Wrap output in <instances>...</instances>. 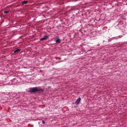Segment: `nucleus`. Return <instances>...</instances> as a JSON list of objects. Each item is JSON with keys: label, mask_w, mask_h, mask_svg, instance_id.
<instances>
[{"label": "nucleus", "mask_w": 127, "mask_h": 127, "mask_svg": "<svg viewBox=\"0 0 127 127\" xmlns=\"http://www.w3.org/2000/svg\"><path fill=\"white\" fill-rule=\"evenodd\" d=\"M39 91L42 92L44 91V90L42 89L41 87H38L30 88L28 89V92L34 93Z\"/></svg>", "instance_id": "1"}, {"label": "nucleus", "mask_w": 127, "mask_h": 127, "mask_svg": "<svg viewBox=\"0 0 127 127\" xmlns=\"http://www.w3.org/2000/svg\"><path fill=\"white\" fill-rule=\"evenodd\" d=\"M118 26L120 28L123 29L125 27V26L123 25V22H120L118 24Z\"/></svg>", "instance_id": "2"}, {"label": "nucleus", "mask_w": 127, "mask_h": 127, "mask_svg": "<svg viewBox=\"0 0 127 127\" xmlns=\"http://www.w3.org/2000/svg\"><path fill=\"white\" fill-rule=\"evenodd\" d=\"M18 81L17 78H14L11 80V84L13 85H15Z\"/></svg>", "instance_id": "3"}, {"label": "nucleus", "mask_w": 127, "mask_h": 127, "mask_svg": "<svg viewBox=\"0 0 127 127\" xmlns=\"http://www.w3.org/2000/svg\"><path fill=\"white\" fill-rule=\"evenodd\" d=\"M81 99V98L80 97H79L77 99L75 103V104H76L77 106L78 105L79 103L80 102Z\"/></svg>", "instance_id": "4"}, {"label": "nucleus", "mask_w": 127, "mask_h": 127, "mask_svg": "<svg viewBox=\"0 0 127 127\" xmlns=\"http://www.w3.org/2000/svg\"><path fill=\"white\" fill-rule=\"evenodd\" d=\"M48 37V36L45 35L43 37H42L40 39V40H46Z\"/></svg>", "instance_id": "5"}, {"label": "nucleus", "mask_w": 127, "mask_h": 127, "mask_svg": "<svg viewBox=\"0 0 127 127\" xmlns=\"http://www.w3.org/2000/svg\"><path fill=\"white\" fill-rule=\"evenodd\" d=\"M118 39V37H112L111 38H110L109 40L108 41H111L112 40L114 39Z\"/></svg>", "instance_id": "6"}, {"label": "nucleus", "mask_w": 127, "mask_h": 127, "mask_svg": "<svg viewBox=\"0 0 127 127\" xmlns=\"http://www.w3.org/2000/svg\"><path fill=\"white\" fill-rule=\"evenodd\" d=\"M55 42L57 43H59L61 42V40L59 38H58L56 40Z\"/></svg>", "instance_id": "7"}, {"label": "nucleus", "mask_w": 127, "mask_h": 127, "mask_svg": "<svg viewBox=\"0 0 127 127\" xmlns=\"http://www.w3.org/2000/svg\"><path fill=\"white\" fill-rule=\"evenodd\" d=\"M20 51V49H16V50H13V52L14 53H16L19 52Z\"/></svg>", "instance_id": "8"}, {"label": "nucleus", "mask_w": 127, "mask_h": 127, "mask_svg": "<svg viewBox=\"0 0 127 127\" xmlns=\"http://www.w3.org/2000/svg\"><path fill=\"white\" fill-rule=\"evenodd\" d=\"M28 1H24L22 2V3L23 4H26L27 3Z\"/></svg>", "instance_id": "9"}, {"label": "nucleus", "mask_w": 127, "mask_h": 127, "mask_svg": "<svg viewBox=\"0 0 127 127\" xmlns=\"http://www.w3.org/2000/svg\"><path fill=\"white\" fill-rule=\"evenodd\" d=\"M9 11H5L4 12V13H7L9 12Z\"/></svg>", "instance_id": "10"}, {"label": "nucleus", "mask_w": 127, "mask_h": 127, "mask_svg": "<svg viewBox=\"0 0 127 127\" xmlns=\"http://www.w3.org/2000/svg\"><path fill=\"white\" fill-rule=\"evenodd\" d=\"M123 36L122 35H120L118 36V37H119L120 38H121Z\"/></svg>", "instance_id": "11"}, {"label": "nucleus", "mask_w": 127, "mask_h": 127, "mask_svg": "<svg viewBox=\"0 0 127 127\" xmlns=\"http://www.w3.org/2000/svg\"><path fill=\"white\" fill-rule=\"evenodd\" d=\"M42 123L43 124H44L45 123V122L44 120H42Z\"/></svg>", "instance_id": "12"}, {"label": "nucleus", "mask_w": 127, "mask_h": 127, "mask_svg": "<svg viewBox=\"0 0 127 127\" xmlns=\"http://www.w3.org/2000/svg\"><path fill=\"white\" fill-rule=\"evenodd\" d=\"M50 88H51V87H48V89H46L47 90H48V89H50Z\"/></svg>", "instance_id": "13"}, {"label": "nucleus", "mask_w": 127, "mask_h": 127, "mask_svg": "<svg viewBox=\"0 0 127 127\" xmlns=\"http://www.w3.org/2000/svg\"><path fill=\"white\" fill-rule=\"evenodd\" d=\"M100 45V44H98L97 45V46H99Z\"/></svg>", "instance_id": "14"}]
</instances>
